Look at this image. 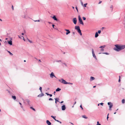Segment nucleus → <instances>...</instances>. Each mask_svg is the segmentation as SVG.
Instances as JSON below:
<instances>
[{"instance_id":"29","label":"nucleus","mask_w":125,"mask_h":125,"mask_svg":"<svg viewBox=\"0 0 125 125\" xmlns=\"http://www.w3.org/2000/svg\"><path fill=\"white\" fill-rule=\"evenodd\" d=\"M39 90H40V91L41 93H42V87H40L39 88Z\"/></svg>"},{"instance_id":"10","label":"nucleus","mask_w":125,"mask_h":125,"mask_svg":"<svg viewBox=\"0 0 125 125\" xmlns=\"http://www.w3.org/2000/svg\"><path fill=\"white\" fill-rule=\"evenodd\" d=\"M44 95V94H43L42 93L41 94H40L38 95L37 96L38 97H42Z\"/></svg>"},{"instance_id":"41","label":"nucleus","mask_w":125,"mask_h":125,"mask_svg":"<svg viewBox=\"0 0 125 125\" xmlns=\"http://www.w3.org/2000/svg\"><path fill=\"white\" fill-rule=\"evenodd\" d=\"M49 101H50V100H53V99L52 98H50L49 99Z\"/></svg>"},{"instance_id":"27","label":"nucleus","mask_w":125,"mask_h":125,"mask_svg":"<svg viewBox=\"0 0 125 125\" xmlns=\"http://www.w3.org/2000/svg\"><path fill=\"white\" fill-rule=\"evenodd\" d=\"M30 108L31 109H32L34 110V111H35V109L34 108H33L32 107H30Z\"/></svg>"},{"instance_id":"24","label":"nucleus","mask_w":125,"mask_h":125,"mask_svg":"<svg viewBox=\"0 0 125 125\" xmlns=\"http://www.w3.org/2000/svg\"><path fill=\"white\" fill-rule=\"evenodd\" d=\"M105 47V45H103L102 46H101L100 47H99V48H104Z\"/></svg>"},{"instance_id":"13","label":"nucleus","mask_w":125,"mask_h":125,"mask_svg":"<svg viewBox=\"0 0 125 125\" xmlns=\"http://www.w3.org/2000/svg\"><path fill=\"white\" fill-rule=\"evenodd\" d=\"M95 79V78L94 77L91 76L90 78V80L91 81H93Z\"/></svg>"},{"instance_id":"16","label":"nucleus","mask_w":125,"mask_h":125,"mask_svg":"<svg viewBox=\"0 0 125 125\" xmlns=\"http://www.w3.org/2000/svg\"><path fill=\"white\" fill-rule=\"evenodd\" d=\"M26 101L28 103V104L29 105H30V101L28 99H27L26 100Z\"/></svg>"},{"instance_id":"52","label":"nucleus","mask_w":125,"mask_h":125,"mask_svg":"<svg viewBox=\"0 0 125 125\" xmlns=\"http://www.w3.org/2000/svg\"><path fill=\"white\" fill-rule=\"evenodd\" d=\"M21 36V37H22L23 38V40H24V41H25L24 39V37L23 36Z\"/></svg>"},{"instance_id":"8","label":"nucleus","mask_w":125,"mask_h":125,"mask_svg":"<svg viewBox=\"0 0 125 125\" xmlns=\"http://www.w3.org/2000/svg\"><path fill=\"white\" fill-rule=\"evenodd\" d=\"M46 123L48 125H51V123L48 120H47L46 121Z\"/></svg>"},{"instance_id":"4","label":"nucleus","mask_w":125,"mask_h":125,"mask_svg":"<svg viewBox=\"0 0 125 125\" xmlns=\"http://www.w3.org/2000/svg\"><path fill=\"white\" fill-rule=\"evenodd\" d=\"M53 77H54L55 78H56L54 75L53 73V72H52L50 74V77L51 78H53Z\"/></svg>"},{"instance_id":"55","label":"nucleus","mask_w":125,"mask_h":125,"mask_svg":"<svg viewBox=\"0 0 125 125\" xmlns=\"http://www.w3.org/2000/svg\"><path fill=\"white\" fill-rule=\"evenodd\" d=\"M49 95H50V97H52V94H49Z\"/></svg>"},{"instance_id":"25","label":"nucleus","mask_w":125,"mask_h":125,"mask_svg":"<svg viewBox=\"0 0 125 125\" xmlns=\"http://www.w3.org/2000/svg\"><path fill=\"white\" fill-rule=\"evenodd\" d=\"M112 107V105H111L110 106H109V110L111 111L112 110V109L111 108Z\"/></svg>"},{"instance_id":"36","label":"nucleus","mask_w":125,"mask_h":125,"mask_svg":"<svg viewBox=\"0 0 125 125\" xmlns=\"http://www.w3.org/2000/svg\"><path fill=\"white\" fill-rule=\"evenodd\" d=\"M97 125H101L99 123V122L98 121L97 122Z\"/></svg>"},{"instance_id":"35","label":"nucleus","mask_w":125,"mask_h":125,"mask_svg":"<svg viewBox=\"0 0 125 125\" xmlns=\"http://www.w3.org/2000/svg\"><path fill=\"white\" fill-rule=\"evenodd\" d=\"M67 84H73V83H68L67 82Z\"/></svg>"},{"instance_id":"34","label":"nucleus","mask_w":125,"mask_h":125,"mask_svg":"<svg viewBox=\"0 0 125 125\" xmlns=\"http://www.w3.org/2000/svg\"><path fill=\"white\" fill-rule=\"evenodd\" d=\"M19 103V104L20 105H21V107L22 108H23V106H22V104H21V103H20V102Z\"/></svg>"},{"instance_id":"17","label":"nucleus","mask_w":125,"mask_h":125,"mask_svg":"<svg viewBox=\"0 0 125 125\" xmlns=\"http://www.w3.org/2000/svg\"><path fill=\"white\" fill-rule=\"evenodd\" d=\"M63 79L62 78L61 79H59V82H61V83H62L63 82Z\"/></svg>"},{"instance_id":"58","label":"nucleus","mask_w":125,"mask_h":125,"mask_svg":"<svg viewBox=\"0 0 125 125\" xmlns=\"http://www.w3.org/2000/svg\"><path fill=\"white\" fill-rule=\"evenodd\" d=\"M63 64L65 65V66H66V64L65 63H63Z\"/></svg>"},{"instance_id":"61","label":"nucleus","mask_w":125,"mask_h":125,"mask_svg":"<svg viewBox=\"0 0 125 125\" xmlns=\"http://www.w3.org/2000/svg\"><path fill=\"white\" fill-rule=\"evenodd\" d=\"M112 8V5L111 7H110V8Z\"/></svg>"},{"instance_id":"40","label":"nucleus","mask_w":125,"mask_h":125,"mask_svg":"<svg viewBox=\"0 0 125 125\" xmlns=\"http://www.w3.org/2000/svg\"><path fill=\"white\" fill-rule=\"evenodd\" d=\"M55 61L57 62H61V60H59V61Z\"/></svg>"},{"instance_id":"14","label":"nucleus","mask_w":125,"mask_h":125,"mask_svg":"<svg viewBox=\"0 0 125 125\" xmlns=\"http://www.w3.org/2000/svg\"><path fill=\"white\" fill-rule=\"evenodd\" d=\"M8 43L10 45H11L12 44V41L11 40H10L8 41Z\"/></svg>"},{"instance_id":"28","label":"nucleus","mask_w":125,"mask_h":125,"mask_svg":"<svg viewBox=\"0 0 125 125\" xmlns=\"http://www.w3.org/2000/svg\"><path fill=\"white\" fill-rule=\"evenodd\" d=\"M122 103L123 104H124L125 103V100L124 99H123L122 100Z\"/></svg>"},{"instance_id":"23","label":"nucleus","mask_w":125,"mask_h":125,"mask_svg":"<svg viewBox=\"0 0 125 125\" xmlns=\"http://www.w3.org/2000/svg\"><path fill=\"white\" fill-rule=\"evenodd\" d=\"M55 103H57V101H58V102H59L58 101V100L59 99L58 98H55Z\"/></svg>"},{"instance_id":"11","label":"nucleus","mask_w":125,"mask_h":125,"mask_svg":"<svg viewBox=\"0 0 125 125\" xmlns=\"http://www.w3.org/2000/svg\"><path fill=\"white\" fill-rule=\"evenodd\" d=\"M77 31L79 33L80 35H82V34L81 32V31L80 29H79L77 30Z\"/></svg>"},{"instance_id":"43","label":"nucleus","mask_w":125,"mask_h":125,"mask_svg":"<svg viewBox=\"0 0 125 125\" xmlns=\"http://www.w3.org/2000/svg\"><path fill=\"white\" fill-rule=\"evenodd\" d=\"M109 114H108L107 115V120H108V119L109 118V117H108Z\"/></svg>"},{"instance_id":"1","label":"nucleus","mask_w":125,"mask_h":125,"mask_svg":"<svg viewBox=\"0 0 125 125\" xmlns=\"http://www.w3.org/2000/svg\"><path fill=\"white\" fill-rule=\"evenodd\" d=\"M115 46L116 48H114V49L117 52H119L125 48V45L117 44L115 45Z\"/></svg>"},{"instance_id":"60","label":"nucleus","mask_w":125,"mask_h":125,"mask_svg":"<svg viewBox=\"0 0 125 125\" xmlns=\"http://www.w3.org/2000/svg\"><path fill=\"white\" fill-rule=\"evenodd\" d=\"M56 93V92L55 91H54V95H55V94Z\"/></svg>"},{"instance_id":"12","label":"nucleus","mask_w":125,"mask_h":125,"mask_svg":"<svg viewBox=\"0 0 125 125\" xmlns=\"http://www.w3.org/2000/svg\"><path fill=\"white\" fill-rule=\"evenodd\" d=\"M52 18L55 21H57V19L55 16H54L52 17Z\"/></svg>"},{"instance_id":"39","label":"nucleus","mask_w":125,"mask_h":125,"mask_svg":"<svg viewBox=\"0 0 125 125\" xmlns=\"http://www.w3.org/2000/svg\"><path fill=\"white\" fill-rule=\"evenodd\" d=\"M101 32V31L99 30L98 31V33L100 34Z\"/></svg>"},{"instance_id":"6","label":"nucleus","mask_w":125,"mask_h":125,"mask_svg":"<svg viewBox=\"0 0 125 125\" xmlns=\"http://www.w3.org/2000/svg\"><path fill=\"white\" fill-rule=\"evenodd\" d=\"M66 108V107L65 105H63L62 106V110H64Z\"/></svg>"},{"instance_id":"15","label":"nucleus","mask_w":125,"mask_h":125,"mask_svg":"<svg viewBox=\"0 0 125 125\" xmlns=\"http://www.w3.org/2000/svg\"><path fill=\"white\" fill-rule=\"evenodd\" d=\"M108 104L109 105V106H110L111 105H112V106H113V105L112 103H111V102H108Z\"/></svg>"},{"instance_id":"48","label":"nucleus","mask_w":125,"mask_h":125,"mask_svg":"<svg viewBox=\"0 0 125 125\" xmlns=\"http://www.w3.org/2000/svg\"><path fill=\"white\" fill-rule=\"evenodd\" d=\"M103 104H104L103 103H100V104L102 105H103Z\"/></svg>"},{"instance_id":"49","label":"nucleus","mask_w":125,"mask_h":125,"mask_svg":"<svg viewBox=\"0 0 125 125\" xmlns=\"http://www.w3.org/2000/svg\"><path fill=\"white\" fill-rule=\"evenodd\" d=\"M104 50V49H102L101 50V51H103Z\"/></svg>"},{"instance_id":"64","label":"nucleus","mask_w":125,"mask_h":125,"mask_svg":"<svg viewBox=\"0 0 125 125\" xmlns=\"http://www.w3.org/2000/svg\"><path fill=\"white\" fill-rule=\"evenodd\" d=\"M96 87V86H93V88H95V87Z\"/></svg>"},{"instance_id":"53","label":"nucleus","mask_w":125,"mask_h":125,"mask_svg":"<svg viewBox=\"0 0 125 125\" xmlns=\"http://www.w3.org/2000/svg\"><path fill=\"white\" fill-rule=\"evenodd\" d=\"M73 35H74L75 34V32H73Z\"/></svg>"},{"instance_id":"5","label":"nucleus","mask_w":125,"mask_h":125,"mask_svg":"<svg viewBox=\"0 0 125 125\" xmlns=\"http://www.w3.org/2000/svg\"><path fill=\"white\" fill-rule=\"evenodd\" d=\"M73 21L74 24H76L77 23V19L76 18H73Z\"/></svg>"},{"instance_id":"3","label":"nucleus","mask_w":125,"mask_h":125,"mask_svg":"<svg viewBox=\"0 0 125 125\" xmlns=\"http://www.w3.org/2000/svg\"><path fill=\"white\" fill-rule=\"evenodd\" d=\"M92 53L93 54V57L95 58V59L96 60H97V59L96 57V56L95 55L94 53V52L93 49H92Z\"/></svg>"},{"instance_id":"56","label":"nucleus","mask_w":125,"mask_h":125,"mask_svg":"<svg viewBox=\"0 0 125 125\" xmlns=\"http://www.w3.org/2000/svg\"><path fill=\"white\" fill-rule=\"evenodd\" d=\"M23 18H25L26 16L25 15L23 17Z\"/></svg>"},{"instance_id":"45","label":"nucleus","mask_w":125,"mask_h":125,"mask_svg":"<svg viewBox=\"0 0 125 125\" xmlns=\"http://www.w3.org/2000/svg\"><path fill=\"white\" fill-rule=\"evenodd\" d=\"M75 8L76 9V10H77V12H78V8H77V7L76 6L75 7Z\"/></svg>"},{"instance_id":"19","label":"nucleus","mask_w":125,"mask_h":125,"mask_svg":"<svg viewBox=\"0 0 125 125\" xmlns=\"http://www.w3.org/2000/svg\"><path fill=\"white\" fill-rule=\"evenodd\" d=\"M98 32H96L95 33V38H96L97 37H98Z\"/></svg>"},{"instance_id":"59","label":"nucleus","mask_w":125,"mask_h":125,"mask_svg":"<svg viewBox=\"0 0 125 125\" xmlns=\"http://www.w3.org/2000/svg\"><path fill=\"white\" fill-rule=\"evenodd\" d=\"M48 23H49V24H51V23H52L51 22H48Z\"/></svg>"},{"instance_id":"42","label":"nucleus","mask_w":125,"mask_h":125,"mask_svg":"<svg viewBox=\"0 0 125 125\" xmlns=\"http://www.w3.org/2000/svg\"><path fill=\"white\" fill-rule=\"evenodd\" d=\"M34 21L35 22H37V21H38V22H39L40 21L39 20H35V21Z\"/></svg>"},{"instance_id":"51","label":"nucleus","mask_w":125,"mask_h":125,"mask_svg":"<svg viewBox=\"0 0 125 125\" xmlns=\"http://www.w3.org/2000/svg\"><path fill=\"white\" fill-rule=\"evenodd\" d=\"M52 25L53 28H54V26H55V25L54 24H52Z\"/></svg>"},{"instance_id":"7","label":"nucleus","mask_w":125,"mask_h":125,"mask_svg":"<svg viewBox=\"0 0 125 125\" xmlns=\"http://www.w3.org/2000/svg\"><path fill=\"white\" fill-rule=\"evenodd\" d=\"M65 31H67V32L66 33V35H68L70 33V31L69 30L67 29H65Z\"/></svg>"},{"instance_id":"37","label":"nucleus","mask_w":125,"mask_h":125,"mask_svg":"<svg viewBox=\"0 0 125 125\" xmlns=\"http://www.w3.org/2000/svg\"><path fill=\"white\" fill-rule=\"evenodd\" d=\"M87 3H86L84 4V6L85 7H86V6L87 5Z\"/></svg>"},{"instance_id":"31","label":"nucleus","mask_w":125,"mask_h":125,"mask_svg":"<svg viewBox=\"0 0 125 125\" xmlns=\"http://www.w3.org/2000/svg\"><path fill=\"white\" fill-rule=\"evenodd\" d=\"M8 52L9 53L10 55H13V54L12 53L10 52V51H8Z\"/></svg>"},{"instance_id":"18","label":"nucleus","mask_w":125,"mask_h":125,"mask_svg":"<svg viewBox=\"0 0 125 125\" xmlns=\"http://www.w3.org/2000/svg\"><path fill=\"white\" fill-rule=\"evenodd\" d=\"M63 82L62 83L65 84H67V82L65 80H63Z\"/></svg>"},{"instance_id":"21","label":"nucleus","mask_w":125,"mask_h":125,"mask_svg":"<svg viewBox=\"0 0 125 125\" xmlns=\"http://www.w3.org/2000/svg\"><path fill=\"white\" fill-rule=\"evenodd\" d=\"M82 117L83 118H85V119H87V117L85 115H83L82 116Z\"/></svg>"},{"instance_id":"32","label":"nucleus","mask_w":125,"mask_h":125,"mask_svg":"<svg viewBox=\"0 0 125 125\" xmlns=\"http://www.w3.org/2000/svg\"><path fill=\"white\" fill-rule=\"evenodd\" d=\"M102 53L103 54H106V55H108V54H109L108 53H107V52H104V53Z\"/></svg>"},{"instance_id":"30","label":"nucleus","mask_w":125,"mask_h":125,"mask_svg":"<svg viewBox=\"0 0 125 125\" xmlns=\"http://www.w3.org/2000/svg\"><path fill=\"white\" fill-rule=\"evenodd\" d=\"M55 121L58 122H59L60 123V124H61L62 123V122L58 120H55Z\"/></svg>"},{"instance_id":"46","label":"nucleus","mask_w":125,"mask_h":125,"mask_svg":"<svg viewBox=\"0 0 125 125\" xmlns=\"http://www.w3.org/2000/svg\"><path fill=\"white\" fill-rule=\"evenodd\" d=\"M12 10H14V8H13V5H12Z\"/></svg>"},{"instance_id":"33","label":"nucleus","mask_w":125,"mask_h":125,"mask_svg":"<svg viewBox=\"0 0 125 125\" xmlns=\"http://www.w3.org/2000/svg\"><path fill=\"white\" fill-rule=\"evenodd\" d=\"M27 40H28V41L29 42H30L31 43H32V42L31 41H30V40L29 39H28V38H27Z\"/></svg>"},{"instance_id":"47","label":"nucleus","mask_w":125,"mask_h":125,"mask_svg":"<svg viewBox=\"0 0 125 125\" xmlns=\"http://www.w3.org/2000/svg\"><path fill=\"white\" fill-rule=\"evenodd\" d=\"M102 1H99V3H98V4H100L102 2Z\"/></svg>"},{"instance_id":"20","label":"nucleus","mask_w":125,"mask_h":125,"mask_svg":"<svg viewBox=\"0 0 125 125\" xmlns=\"http://www.w3.org/2000/svg\"><path fill=\"white\" fill-rule=\"evenodd\" d=\"M61 90V89H60L59 88H58L57 89H56V91L57 92Z\"/></svg>"},{"instance_id":"50","label":"nucleus","mask_w":125,"mask_h":125,"mask_svg":"<svg viewBox=\"0 0 125 125\" xmlns=\"http://www.w3.org/2000/svg\"><path fill=\"white\" fill-rule=\"evenodd\" d=\"M45 94H46L47 95H49V94L47 93H46Z\"/></svg>"},{"instance_id":"38","label":"nucleus","mask_w":125,"mask_h":125,"mask_svg":"<svg viewBox=\"0 0 125 125\" xmlns=\"http://www.w3.org/2000/svg\"><path fill=\"white\" fill-rule=\"evenodd\" d=\"M83 20H86V18L85 17H83Z\"/></svg>"},{"instance_id":"63","label":"nucleus","mask_w":125,"mask_h":125,"mask_svg":"<svg viewBox=\"0 0 125 125\" xmlns=\"http://www.w3.org/2000/svg\"><path fill=\"white\" fill-rule=\"evenodd\" d=\"M63 101H62L61 102H60V103H63Z\"/></svg>"},{"instance_id":"9","label":"nucleus","mask_w":125,"mask_h":125,"mask_svg":"<svg viewBox=\"0 0 125 125\" xmlns=\"http://www.w3.org/2000/svg\"><path fill=\"white\" fill-rule=\"evenodd\" d=\"M75 29L77 30L80 29V27L79 26H75Z\"/></svg>"},{"instance_id":"62","label":"nucleus","mask_w":125,"mask_h":125,"mask_svg":"<svg viewBox=\"0 0 125 125\" xmlns=\"http://www.w3.org/2000/svg\"><path fill=\"white\" fill-rule=\"evenodd\" d=\"M76 103V102L75 101V102L74 103V105Z\"/></svg>"},{"instance_id":"44","label":"nucleus","mask_w":125,"mask_h":125,"mask_svg":"<svg viewBox=\"0 0 125 125\" xmlns=\"http://www.w3.org/2000/svg\"><path fill=\"white\" fill-rule=\"evenodd\" d=\"M80 107L81 108L82 110L83 109V108L82 107V106L81 105H80Z\"/></svg>"},{"instance_id":"54","label":"nucleus","mask_w":125,"mask_h":125,"mask_svg":"<svg viewBox=\"0 0 125 125\" xmlns=\"http://www.w3.org/2000/svg\"><path fill=\"white\" fill-rule=\"evenodd\" d=\"M81 5H83V2H81Z\"/></svg>"},{"instance_id":"57","label":"nucleus","mask_w":125,"mask_h":125,"mask_svg":"<svg viewBox=\"0 0 125 125\" xmlns=\"http://www.w3.org/2000/svg\"><path fill=\"white\" fill-rule=\"evenodd\" d=\"M119 80H118V82H119L120 81V76H119Z\"/></svg>"},{"instance_id":"2","label":"nucleus","mask_w":125,"mask_h":125,"mask_svg":"<svg viewBox=\"0 0 125 125\" xmlns=\"http://www.w3.org/2000/svg\"><path fill=\"white\" fill-rule=\"evenodd\" d=\"M78 20L79 21V22L80 24H82V25H84V23L82 21V20L80 17V15H79L78 16Z\"/></svg>"},{"instance_id":"26","label":"nucleus","mask_w":125,"mask_h":125,"mask_svg":"<svg viewBox=\"0 0 125 125\" xmlns=\"http://www.w3.org/2000/svg\"><path fill=\"white\" fill-rule=\"evenodd\" d=\"M12 97L14 100H15L16 99V97L15 96H12Z\"/></svg>"},{"instance_id":"22","label":"nucleus","mask_w":125,"mask_h":125,"mask_svg":"<svg viewBox=\"0 0 125 125\" xmlns=\"http://www.w3.org/2000/svg\"><path fill=\"white\" fill-rule=\"evenodd\" d=\"M51 117L52 118L55 120H56V119H55V116H53L52 115L51 116Z\"/></svg>"}]
</instances>
